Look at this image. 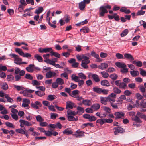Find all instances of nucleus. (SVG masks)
Returning <instances> with one entry per match:
<instances>
[{"label":"nucleus","mask_w":146,"mask_h":146,"mask_svg":"<svg viewBox=\"0 0 146 146\" xmlns=\"http://www.w3.org/2000/svg\"><path fill=\"white\" fill-rule=\"evenodd\" d=\"M15 51L18 53L21 56H23L24 57L27 58H30L31 57V55L29 53H24L22 50L21 49L19 48H16L15 49Z\"/></svg>","instance_id":"obj_1"},{"label":"nucleus","mask_w":146,"mask_h":146,"mask_svg":"<svg viewBox=\"0 0 146 146\" xmlns=\"http://www.w3.org/2000/svg\"><path fill=\"white\" fill-rule=\"evenodd\" d=\"M10 56H11L12 58H14V63L18 65H20L21 64V61L22 59L20 58L19 56L14 54H10Z\"/></svg>","instance_id":"obj_2"},{"label":"nucleus","mask_w":146,"mask_h":146,"mask_svg":"<svg viewBox=\"0 0 146 146\" xmlns=\"http://www.w3.org/2000/svg\"><path fill=\"white\" fill-rule=\"evenodd\" d=\"M83 117L84 118L88 119L89 121H94L96 119V118L94 116H90V115L87 114H84Z\"/></svg>","instance_id":"obj_3"},{"label":"nucleus","mask_w":146,"mask_h":146,"mask_svg":"<svg viewBox=\"0 0 146 146\" xmlns=\"http://www.w3.org/2000/svg\"><path fill=\"white\" fill-rule=\"evenodd\" d=\"M114 115L115 116V119L124 118L125 113L121 111L116 112L114 113Z\"/></svg>","instance_id":"obj_4"},{"label":"nucleus","mask_w":146,"mask_h":146,"mask_svg":"<svg viewBox=\"0 0 146 146\" xmlns=\"http://www.w3.org/2000/svg\"><path fill=\"white\" fill-rule=\"evenodd\" d=\"M85 133L83 131L78 130L76 131L74 135H75L76 138H81L85 136Z\"/></svg>","instance_id":"obj_5"},{"label":"nucleus","mask_w":146,"mask_h":146,"mask_svg":"<svg viewBox=\"0 0 146 146\" xmlns=\"http://www.w3.org/2000/svg\"><path fill=\"white\" fill-rule=\"evenodd\" d=\"M108 13V11L105 9L103 6H101L99 8V14L100 17H103L105 13Z\"/></svg>","instance_id":"obj_6"},{"label":"nucleus","mask_w":146,"mask_h":146,"mask_svg":"<svg viewBox=\"0 0 146 146\" xmlns=\"http://www.w3.org/2000/svg\"><path fill=\"white\" fill-rule=\"evenodd\" d=\"M76 107V106H75V104L74 103L71 101H68L66 102V110H72L74 107Z\"/></svg>","instance_id":"obj_7"},{"label":"nucleus","mask_w":146,"mask_h":146,"mask_svg":"<svg viewBox=\"0 0 146 146\" xmlns=\"http://www.w3.org/2000/svg\"><path fill=\"white\" fill-rule=\"evenodd\" d=\"M42 104L40 102L36 101L35 102V103H31V106L36 109H39V106L41 107Z\"/></svg>","instance_id":"obj_8"},{"label":"nucleus","mask_w":146,"mask_h":146,"mask_svg":"<svg viewBox=\"0 0 146 146\" xmlns=\"http://www.w3.org/2000/svg\"><path fill=\"white\" fill-rule=\"evenodd\" d=\"M56 74L54 72L49 71L47 72L46 74V78H49L55 77Z\"/></svg>","instance_id":"obj_9"},{"label":"nucleus","mask_w":146,"mask_h":146,"mask_svg":"<svg viewBox=\"0 0 146 146\" xmlns=\"http://www.w3.org/2000/svg\"><path fill=\"white\" fill-rule=\"evenodd\" d=\"M115 130L114 131V134L115 135H117L118 133H121L123 132L124 130L121 127H117L114 128Z\"/></svg>","instance_id":"obj_10"},{"label":"nucleus","mask_w":146,"mask_h":146,"mask_svg":"<svg viewBox=\"0 0 146 146\" xmlns=\"http://www.w3.org/2000/svg\"><path fill=\"white\" fill-rule=\"evenodd\" d=\"M91 55L92 56L98 60L97 61V62H101L102 60L100 59L99 55L96 54L94 51H92L91 53Z\"/></svg>","instance_id":"obj_11"},{"label":"nucleus","mask_w":146,"mask_h":146,"mask_svg":"<svg viewBox=\"0 0 146 146\" xmlns=\"http://www.w3.org/2000/svg\"><path fill=\"white\" fill-rule=\"evenodd\" d=\"M35 66L34 64H30L29 66L26 68V70L27 71L30 73H32L34 71V67Z\"/></svg>","instance_id":"obj_12"},{"label":"nucleus","mask_w":146,"mask_h":146,"mask_svg":"<svg viewBox=\"0 0 146 146\" xmlns=\"http://www.w3.org/2000/svg\"><path fill=\"white\" fill-rule=\"evenodd\" d=\"M79 92V91L78 90H74L72 92L71 94L70 93L69 95L74 98H76L78 95Z\"/></svg>","instance_id":"obj_13"},{"label":"nucleus","mask_w":146,"mask_h":146,"mask_svg":"<svg viewBox=\"0 0 146 146\" xmlns=\"http://www.w3.org/2000/svg\"><path fill=\"white\" fill-rule=\"evenodd\" d=\"M124 56L125 58L126 59L130 60L131 62H132V61H133L134 59L133 56L129 53H125L124 54Z\"/></svg>","instance_id":"obj_14"},{"label":"nucleus","mask_w":146,"mask_h":146,"mask_svg":"<svg viewBox=\"0 0 146 146\" xmlns=\"http://www.w3.org/2000/svg\"><path fill=\"white\" fill-rule=\"evenodd\" d=\"M74 116L67 115L68 120L70 121H77L78 120V117L76 116L75 117Z\"/></svg>","instance_id":"obj_15"},{"label":"nucleus","mask_w":146,"mask_h":146,"mask_svg":"<svg viewBox=\"0 0 146 146\" xmlns=\"http://www.w3.org/2000/svg\"><path fill=\"white\" fill-rule=\"evenodd\" d=\"M52 50L51 48H45L43 49L41 48L39 49V52L41 53H43V52L46 53L48 52H50V51Z\"/></svg>","instance_id":"obj_16"},{"label":"nucleus","mask_w":146,"mask_h":146,"mask_svg":"<svg viewBox=\"0 0 146 146\" xmlns=\"http://www.w3.org/2000/svg\"><path fill=\"white\" fill-rule=\"evenodd\" d=\"M108 65L106 63H102L98 66V68L101 70H105L108 67Z\"/></svg>","instance_id":"obj_17"},{"label":"nucleus","mask_w":146,"mask_h":146,"mask_svg":"<svg viewBox=\"0 0 146 146\" xmlns=\"http://www.w3.org/2000/svg\"><path fill=\"white\" fill-rule=\"evenodd\" d=\"M115 64L116 66L120 68H123L125 67H127L126 64L124 63L117 62H116Z\"/></svg>","instance_id":"obj_18"},{"label":"nucleus","mask_w":146,"mask_h":146,"mask_svg":"<svg viewBox=\"0 0 146 146\" xmlns=\"http://www.w3.org/2000/svg\"><path fill=\"white\" fill-rule=\"evenodd\" d=\"M92 77L96 82H98L100 80L99 77L96 74H92Z\"/></svg>","instance_id":"obj_19"},{"label":"nucleus","mask_w":146,"mask_h":146,"mask_svg":"<svg viewBox=\"0 0 146 146\" xmlns=\"http://www.w3.org/2000/svg\"><path fill=\"white\" fill-rule=\"evenodd\" d=\"M130 73L131 76L133 77H135L139 74V72L138 71L134 70L130 71Z\"/></svg>","instance_id":"obj_20"},{"label":"nucleus","mask_w":146,"mask_h":146,"mask_svg":"<svg viewBox=\"0 0 146 146\" xmlns=\"http://www.w3.org/2000/svg\"><path fill=\"white\" fill-rule=\"evenodd\" d=\"M63 133L64 134L67 135L71 134H72L73 132L69 128H68L66 129L63 132Z\"/></svg>","instance_id":"obj_21"},{"label":"nucleus","mask_w":146,"mask_h":146,"mask_svg":"<svg viewBox=\"0 0 146 146\" xmlns=\"http://www.w3.org/2000/svg\"><path fill=\"white\" fill-rule=\"evenodd\" d=\"M77 111L76 112L77 114L80 113H83L84 112V108L80 106H78L76 108Z\"/></svg>","instance_id":"obj_22"},{"label":"nucleus","mask_w":146,"mask_h":146,"mask_svg":"<svg viewBox=\"0 0 146 146\" xmlns=\"http://www.w3.org/2000/svg\"><path fill=\"white\" fill-rule=\"evenodd\" d=\"M100 107L99 104L98 103L92 105L91 106V108L93 110H97L99 109Z\"/></svg>","instance_id":"obj_23"},{"label":"nucleus","mask_w":146,"mask_h":146,"mask_svg":"<svg viewBox=\"0 0 146 146\" xmlns=\"http://www.w3.org/2000/svg\"><path fill=\"white\" fill-rule=\"evenodd\" d=\"M132 119L138 123H141L142 122V121L140 119V118L136 115L132 117Z\"/></svg>","instance_id":"obj_24"},{"label":"nucleus","mask_w":146,"mask_h":146,"mask_svg":"<svg viewBox=\"0 0 146 146\" xmlns=\"http://www.w3.org/2000/svg\"><path fill=\"white\" fill-rule=\"evenodd\" d=\"M101 84L102 86H110V84L109 82L106 80H103L101 82Z\"/></svg>","instance_id":"obj_25"},{"label":"nucleus","mask_w":146,"mask_h":146,"mask_svg":"<svg viewBox=\"0 0 146 146\" xmlns=\"http://www.w3.org/2000/svg\"><path fill=\"white\" fill-rule=\"evenodd\" d=\"M133 64H135L138 67H141L142 66V62L141 61H136V60H134L131 61Z\"/></svg>","instance_id":"obj_26"},{"label":"nucleus","mask_w":146,"mask_h":146,"mask_svg":"<svg viewBox=\"0 0 146 146\" xmlns=\"http://www.w3.org/2000/svg\"><path fill=\"white\" fill-rule=\"evenodd\" d=\"M50 55L51 56H54L58 58L60 57V54L57 52H53L52 49L50 51Z\"/></svg>","instance_id":"obj_27"},{"label":"nucleus","mask_w":146,"mask_h":146,"mask_svg":"<svg viewBox=\"0 0 146 146\" xmlns=\"http://www.w3.org/2000/svg\"><path fill=\"white\" fill-rule=\"evenodd\" d=\"M136 115L139 117L145 120L146 119V116L143 113H141L139 112H138Z\"/></svg>","instance_id":"obj_28"},{"label":"nucleus","mask_w":146,"mask_h":146,"mask_svg":"<svg viewBox=\"0 0 146 146\" xmlns=\"http://www.w3.org/2000/svg\"><path fill=\"white\" fill-rule=\"evenodd\" d=\"M80 31L83 33H88L89 31V28L87 27H84L80 29Z\"/></svg>","instance_id":"obj_29"},{"label":"nucleus","mask_w":146,"mask_h":146,"mask_svg":"<svg viewBox=\"0 0 146 146\" xmlns=\"http://www.w3.org/2000/svg\"><path fill=\"white\" fill-rule=\"evenodd\" d=\"M82 103L84 105L88 106H90L91 104V101L88 100H83Z\"/></svg>","instance_id":"obj_30"},{"label":"nucleus","mask_w":146,"mask_h":146,"mask_svg":"<svg viewBox=\"0 0 146 146\" xmlns=\"http://www.w3.org/2000/svg\"><path fill=\"white\" fill-rule=\"evenodd\" d=\"M86 6V5L82 1L79 3V7L80 10H82L84 9Z\"/></svg>","instance_id":"obj_31"},{"label":"nucleus","mask_w":146,"mask_h":146,"mask_svg":"<svg viewBox=\"0 0 146 146\" xmlns=\"http://www.w3.org/2000/svg\"><path fill=\"white\" fill-rule=\"evenodd\" d=\"M56 97L55 95H49L48 96L47 99L50 101H52L55 99Z\"/></svg>","instance_id":"obj_32"},{"label":"nucleus","mask_w":146,"mask_h":146,"mask_svg":"<svg viewBox=\"0 0 146 146\" xmlns=\"http://www.w3.org/2000/svg\"><path fill=\"white\" fill-rule=\"evenodd\" d=\"M67 113V115L76 116L77 115L76 112L72 110H68Z\"/></svg>","instance_id":"obj_33"},{"label":"nucleus","mask_w":146,"mask_h":146,"mask_svg":"<svg viewBox=\"0 0 146 146\" xmlns=\"http://www.w3.org/2000/svg\"><path fill=\"white\" fill-rule=\"evenodd\" d=\"M35 93L36 95L40 97H42L45 94L44 92L40 91H35Z\"/></svg>","instance_id":"obj_34"},{"label":"nucleus","mask_w":146,"mask_h":146,"mask_svg":"<svg viewBox=\"0 0 146 146\" xmlns=\"http://www.w3.org/2000/svg\"><path fill=\"white\" fill-rule=\"evenodd\" d=\"M22 93L23 94V95L25 96L30 97L31 98H33V96L32 95L27 92V91H25V90L23 91Z\"/></svg>","instance_id":"obj_35"},{"label":"nucleus","mask_w":146,"mask_h":146,"mask_svg":"<svg viewBox=\"0 0 146 146\" xmlns=\"http://www.w3.org/2000/svg\"><path fill=\"white\" fill-rule=\"evenodd\" d=\"M34 58H36L39 62H41L43 61V58L42 57L38 54H35L34 56Z\"/></svg>","instance_id":"obj_36"},{"label":"nucleus","mask_w":146,"mask_h":146,"mask_svg":"<svg viewBox=\"0 0 146 146\" xmlns=\"http://www.w3.org/2000/svg\"><path fill=\"white\" fill-rule=\"evenodd\" d=\"M101 89V88H99L97 86H96L93 88V90L97 93L100 94Z\"/></svg>","instance_id":"obj_37"},{"label":"nucleus","mask_w":146,"mask_h":146,"mask_svg":"<svg viewBox=\"0 0 146 146\" xmlns=\"http://www.w3.org/2000/svg\"><path fill=\"white\" fill-rule=\"evenodd\" d=\"M101 103L104 105H106L107 104V102L108 101L107 100V97H101L100 98Z\"/></svg>","instance_id":"obj_38"},{"label":"nucleus","mask_w":146,"mask_h":146,"mask_svg":"<svg viewBox=\"0 0 146 146\" xmlns=\"http://www.w3.org/2000/svg\"><path fill=\"white\" fill-rule=\"evenodd\" d=\"M43 10L44 9L43 7H38V9H36L35 11V13L38 14H40L43 11Z\"/></svg>","instance_id":"obj_39"},{"label":"nucleus","mask_w":146,"mask_h":146,"mask_svg":"<svg viewBox=\"0 0 146 146\" xmlns=\"http://www.w3.org/2000/svg\"><path fill=\"white\" fill-rule=\"evenodd\" d=\"M98 123L102 125L105 123L104 119H98L97 120L96 124L97 125V123Z\"/></svg>","instance_id":"obj_40"},{"label":"nucleus","mask_w":146,"mask_h":146,"mask_svg":"<svg viewBox=\"0 0 146 146\" xmlns=\"http://www.w3.org/2000/svg\"><path fill=\"white\" fill-rule=\"evenodd\" d=\"M71 78L72 80L76 82H78L79 81V77L75 75H72L71 76Z\"/></svg>","instance_id":"obj_41"},{"label":"nucleus","mask_w":146,"mask_h":146,"mask_svg":"<svg viewBox=\"0 0 146 146\" xmlns=\"http://www.w3.org/2000/svg\"><path fill=\"white\" fill-rule=\"evenodd\" d=\"M5 98L7 99V101L10 103H12L13 101V98L10 97L8 94H5Z\"/></svg>","instance_id":"obj_42"},{"label":"nucleus","mask_w":146,"mask_h":146,"mask_svg":"<svg viewBox=\"0 0 146 146\" xmlns=\"http://www.w3.org/2000/svg\"><path fill=\"white\" fill-rule=\"evenodd\" d=\"M56 82L58 83V85H62L64 84L63 80L60 78H58L56 80Z\"/></svg>","instance_id":"obj_43"},{"label":"nucleus","mask_w":146,"mask_h":146,"mask_svg":"<svg viewBox=\"0 0 146 146\" xmlns=\"http://www.w3.org/2000/svg\"><path fill=\"white\" fill-rule=\"evenodd\" d=\"M108 90L104 89H101L100 94H103L104 95H107L108 94Z\"/></svg>","instance_id":"obj_44"},{"label":"nucleus","mask_w":146,"mask_h":146,"mask_svg":"<svg viewBox=\"0 0 146 146\" xmlns=\"http://www.w3.org/2000/svg\"><path fill=\"white\" fill-rule=\"evenodd\" d=\"M127 85L124 82L121 83L119 87L120 88H122L124 89L127 88Z\"/></svg>","instance_id":"obj_45"},{"label":"nucleus","mask_w":146,"mask_h":146,"mask_svg":"<svg viewBox=\"0 0 146 146\" xmlns=\"http://www.w3.org/2000/svg\"><path fill=\"white\" fill-rule=\"evenodd\" d=\"M101 74L102 77L105 78H107L109 76V74L105 71L101 72Z\"/></svg>","instance_id":"obj_46"},{"label":"nucleus","mask_w":146,"mask_h":146,"mask_svg":"<svg viewBox=\"0 0 146 146\" xmlns=\"http://www.w3.org/2000/svg\"><path fill=\"white\" fill-rule=\"evenodd\" d=\"M1 88L4 90H6L8 88V86L6 82H4L3 83Z\"/></svg>","instance_id":"obj_47"},{"label":"nucleus","mask_w":146,"mask_h":146,"mask_svg":"<svg viewBox=\"0 0 146 146\" xmlns=\"http://www.w3.org/2000/svg\"><path fill=\"white\" fill-rule=\"evenodd\" d=\"M128 31L127 29H125L123 30L121 34V36L122 37L125 36L128 33Z\"/></svg>","instance_id":"obj_48"},{"label":"nucleus","mask_w":146,"mask_h":146,"mask_svg":"<svg viewBox=\"0 0 146 146\" xmlns=\"http://www.w3.org/2000/svg\"><path fill=\"white\" fill-rule=\"evenodd\" d=\"M5 125L8 127H11L12 128H14L15 126L13 124L9 122H6L5 123Z\"/></svg>","instance_id":"obj_49"},{"label":"nucleus","mask_w":146,"mask_h":146,"mask_svg":"<svg viewBox=\"0 0 146 146\" xmlns=\"http://www.w3.org/2000/svg\"><path fill=\"white\" fill-rule=\"evenodd\" d=\"M50 115V118L52 119H54L58 116V114L54 113H51Z\"/></svg>","instance_id":"obj_50"},{"label":"nucleus","mask_w":146,"mask_h":146,"mask_svg":"<svg viewBox=\"0 0 146 146\" xmlns=\"http://www.w3.org/2000/svg\"><path fill=\"white\" fill-rule=\"evenodd\" d=\"M13 86L14 88H16V89L18 91L23 90L24 89V88L23 87L19 85H17L14 84L13 85Z\"/></svg>","instance_id":"obj_51"},{"label":"nucleus","mask_w":146,"mask_h":146,"mask_svg":"<svg viewBox=\"0 0 146 146\" xmlns=\"http://www.w3.org/2000/svg\"><path fill=\"white\" fill-rule=\"evenodd\" d=\"M141 106L143 108L146 107V100L144 99L141 101L140 104Z\"/></svg>","instance_id":"obj_52"},{"label":"nucleus","mask_w":146,"mask_h":146,"mask_svg":"<svg viewBox=\"0 0 146 146\" xmlns=\"http://www.w3.org/2000/svg\"><path fill=\"white\" fill-rule=\"evenodd\" d=\"M36 118L37 121L41 122L44 121L43 119L40 115H38L36 117Z\"/></svg>","instance_id":"obj_53"},{"label":"nucleus","mask_w":146,"mask_h":146,"mask_svg":"<svg viewBox=\"0 0 146 146\" xmlns=\"http://www.w3.org/2000/svg\"><path fill=\"white\" fill-rule=\"evenodd\" d=\"M107 98L108 101L110 102V103H111L115 102V100L114 98L109 97L108 96Z\"/></svg>","instance_id":"obj_54"},{"label":"nucleus","mask_w":146,"mask_h":146,"mask_svg":"<svg viewBox=\"0 0 146 146\" xmlns=\"http://www.w3.org/2000/svg\"><path fill=\"white\" fill-rule=\"evenodd\" d=\"M110 77L113 80H116L118 76L115 74H113L110 75Z\"/></svg>","instance_id":"obj_55"},{"label":"nucleus","mask_w":146,"mask_h":146,"mask_svg":"<svg viewBox=\"0 0 146 146\" xmlns=\"http://www.w3.org/2000/svg\"><path fill=\"white\" fill-rule=\"evenodd\" d=\"M32 84L34 86H39L40 85V83L38 82L36 80H34L32 81Z\"/></svg>","instance_id":"obj_56"},{"label":"nucleus","mask_w":146,"mask_h":146,"mask_svg":"<svg viewBox=\"0 0 146 146\" xmlns=\"http://www.w3.org/2000/svg\"><path fill=\"white\" fill-rule=\"evenodd\" d=\"M25 78L26 79L30 80H32L33 79V76L28 73L26 74Z\"/></svg>","instance_id":"obj_57"},{"label":"nucleus","mask_w":146,"mask_h":146,"mask_svg":"<svg viewBox=\"0 0 146 146\" xmlns=\"http://www.w3.org/2000/svg\"><path fill=\"white\" fill-rule=\"evenodd\" d=\"M7 70V68L5 66H2L0 64V72L2 71H5Z\"/></svg>","instance_id":"obj_58"},{"label":"nucleus","mask_w":146,"mask_h":146,"mask_svg":"<svg viewBox=\"0 0 146 146\" xmlns=\"http://www.w3.org/2000/svg\"><path fill=\"white\" fill-rule=\"evenodd\" d=\"M15 131L17 133L23 134L24 133L25 130L21 128L17 129L15 130Z\"/></svg>","instance_id":"obj_59"},{"label":"nucleus","mask_w":146,"mask_h":146,"mask_svg":"<svg viewBox=\"0 0 146 146\" xmlns=\"http://www.w3.org/2000/svg\"><path fill=\"white\" fill-rule=\"evenodd\" d=\"M78 75L81 79H86V76L83 73H78Z\"/></svg>","instance_id":"obj_60"},{"label":"nucleus","mask_w":146,"mask_h":146,"mask_svg":"<svg viewBox=\"0 0 146 146\" xmlns=\"http://www.w3.org/2000/svg\"><path fill=\"white\" fill-rule=\"evenodd\" d=\"M115 56L118 59H121L123 58V55L119 53H116Z\"/></svg>","instance_id":"obj_61"},{"label":"nucleus","mask_w":146,"mask_h":146,"mask_svg":"<svg viewBox=\"0 0 146 146\" xmlns=\"http://www.w3.org/2000/svg\"><path fill=\"white\" fill-rule=\"evenodd\" d=\"M139 70H140V74L143 76H146V71L143 70L142 68H140Z\"/></svg>","instance_id":"obj_62"},{"label":"nucleus","mask_w":146,"mask_h":146,"mask_svg":"<svg viewBox=\"0 0 146 146\" xmlns=\"http://www.w3.org/2000/svg\"><path fill=\"white\" fill-rule=\"evenodd\" d=\"M48 109L52 111H56V110L53 105H51L48 106Z\"/></svg>","instance_id":"obj_63"},{"label":"nucleus","mask_w":146,"mask_h":146,"mask_svg":"<svg viewBox=\"0 0 146 146\" xmlns=\"http://www.w3.org/2000/svg\"><path fill=\"white\" fill-rule=\"evenodd\" d=\"M140 91L142 93L145 92L146 89L145 88L143 85H140L139 86Z\"/></svg>","instance_id":"obj_64"}]
</instances>
